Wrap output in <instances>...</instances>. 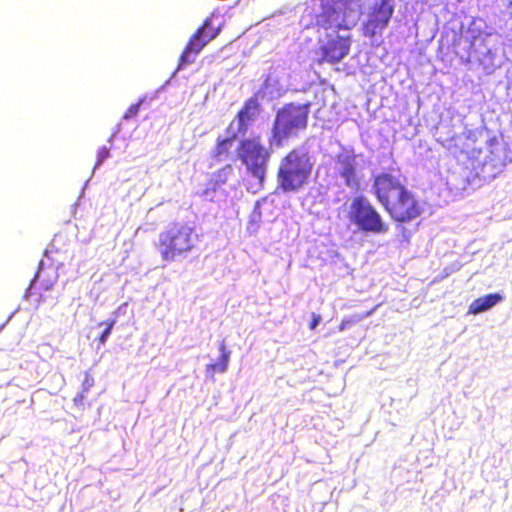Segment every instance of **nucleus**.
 <instances>
[{
  "label": "nucleus",
  "instance_id": "nucleus-1",
  "mask_svg": "<svg viewBox=\"0 0 512 512\" xmlns=\"http://www.w3.org/2000/svg\"><path fill=\"white\" fill-rule=\"evenodd\" d=\"M372 189L377 201L390 218L397 223H409L422 213L416 195L391 172H381L373 177Z\"/></svg>",
  "mask_w": 512,
  "mask_h": 512
},
{
  "label": "nucleus",
  "instance_id": "nucleus-2",
  "mask_svg": "<svg viewBox=\"0 0 512 512\" xmlns=\"http://www.w3.org/2000/svg\"><path fill=\"white\" fill-rule=\"evenodd\" d=\"M313 163L309 153L301 148L291 149L280 161L277 184L283 192H297L309 183Z\"/></svg>",
  "mask_w": 512,
  "mask_h": 512
},
{
  "label": "nucleus",
  "instance_id": "nucleus-3",
  "mask_svg": "<svg viewBox=\"0 0 512 512\" xmlns=\"http://www.w3.org/2000/svg\"><path fill=\"white\" fill-rule=\"evenodd\" d=\"M197 241L194 227L187 223L173 222L159 233L156 248L163 261L173 262L191 253Z\"/></svg>",
  "mask_w": 512,
  "mask_h": 512
},
{
  "label": "nucleus",
  "instance_id": "nucleus-4",
  "mask_svg": "<svg viewBox=\"0 0 512 512\" xmlns=\"http://www.w3.org/2000/svg\"><path fill=\"white\" fill-rule=\"evenodd\" d=\"M309 104L288 103L276 114L269 144L280 148L284 142L304 131L308 125Z\"/></svg>",
  "mask_w": 512,
  "mask_h": 512
},
{
  "label": "nucleus",
  "instance_id": "nucleus-5",
  "mask_svg": "<svg viewBox=\"0 0 512 512\" xmlns=\"http://www.w3.org/2000/svg\"><path fill=\"white\" fill-rule=\"evenodd\" d=\"M237 157L246 167L247 172L262 185L266 177L271 153L264 145L261 137L255 135L242 139L237 147Z\"/></svg>",
  "mask_w": 512,
  "mask_h": 512
},
{
  "label": "nucleus",
  "instance_id": "nucleus-6",
  "mask_svg": "<svg viewBox=\"0 0 512 512\" xmlns=\"http://www.w3.org/2000/svg\"><path fill=\"white\" fill-rule=\"evenodd\" d=\"M348 218L365 233L384 234L388 231V225L381 214L364 196H357L352 200Z\"/></svg>",
  "mask_w": 512,
  "mask_h": 512
},
{
  "label": "nucleus",
  "instance_id": "nucleus-7",
  "mask_svg": "<svg viewBox=\"0 0 512 512\" xmlns=\"http://www.w3.org/2000/svg\"><path fill=\"white\" fill-rule=\"evenodd\" d=\"M350 47V36H342L336 31L327 34L326 39L320 41L318 48L320 57L317 59V64L339 63L349 54Z\"/></svg>",
  "mask_w": 512,
  "mask_h": 512
},
{
  "label": "nucleus",
  "instance_id": "nucleus-8",
  "mask_svg": "<svg viewBox=\"0 0 512 512\" xmlns=\"http://www.w3.org/2000/svg\"><path fill=\"white\" fill-rule=\"evenodd\" d=\"M395 10V0H376L370 7L368 17L363 23V34L374 37L388 26Z\"/></svg>",
  "mask_w": 512,
  "mask_h": 512
},
{
  "label": "nucleus",
  "instance_id": "nucleus-9",
  "mask_svg": "<svg viewBox=\"0 0 512 512\" xmlns=\"http://www.w3.org/2000/svg\"><path fill=\"white\" fill-rule=\"evenodd\" d=\"M261 112V105L257 97H250L243 103V106L236 114L237 133L245 134L252 126Z\"/></svg>",
  "mask_w": 512,
  "mask_h": 512
},
{
  "label": "nucleus",
  "instance_id": "nucleus-10",
  "mask_svg": "<svg viewBox=\"0 0 512 512\" xmlns=\"http://www.w3.org/2000/svg\"><path fill=\"white\" fill-rule=\"evenodd\" d=\"M207 44L208 43L202 38L200 31L196 30L195 33L190 37L188 43L186 44L179 57L178 69L184 68L185 66L193 63L196 56Z\"/></svg>",
  "mask_w": 512,
  "mask_h": 512
},
{
  "label": "nucleus",
  "instance_id": "nucleus-11",
  "mask_svg": "<svg viewBox=\"0 0 512 512\" xmlns=\"http://www.w3.org/2000/svg\"><path fill=\"white\" fill-rule=\"evenodd\" d=\"M339 175L344 179L345 185L352 188L359 186V178L357 175V165L355 157L345 156L338 160Z\"/></svg>",
  "mask_w": 512,
  "mask_h": 512
},
{
  "label": "nucleus",
  "instance_id": "nucleus-12",
  "mask_svg": "<svg viewBox=\"0 0 512 512\" xmlns=\"http://www.w3.org/2000/svg\"><path fill=\"white\" fill-rule=\"evenodd\" d=\"M239 133L233 132L228 137H218L212 150V158L216 161H224L232 154L234 141Z\"/></svg>",
  "mask_w": 512,
  "mask_h": 512
},
{
  "label": "nucleus",
  "instance_id": "nucleus-13",
  "mask_svg": "<svg viewBox=\"0 0 512 512\" xmlns=\"http://www.w3.org/2000/svg\"><path fill=\"white\" fill-rule=\"evenodd\" d=\"M501 300L502 296L499 293H491L478 297L470 303L468 312L474 315L482 313L497 305Z\"/></svg>",
  "mask_w": 512,
  "mask_h": 512
},
{
  "label": "nucleus",
  "instance_id": "nucleus-14",
  "mask_svg": "<svg viewBox=\"0 0 512 512\" xmlns=\"http://www.w3.org/2000/svg\"><path fill=\"white\" fill-rule=\"evenodd\" d=\"M218 348L220 351L218 362L207 364L205 368L207 375L211 378H213L216 373H224L228 368L230 360V351L227 350L225 341H221Z\"/></svg>",
  "mask_w": 512,
  "mask_h": 512
},
{
  "label": "nucleus",
  "instance_id": "nucleus-15",
  "mask_svg": "<svg viewBox=\"0 0 512 512\" xmlns=\"http://www.w3.org/2000/svg\"><path fill=\"white\" fill-rule=\"evenodd\" d=\"M337 20L338 17L336 9L331 5H326L318 16L317 23L324 29H328L332 26V23L337 22Z\"/></svg>",
  "mask_w": 512,
  "mask_h": 512
},
{
  "label": "nucleus",
  "instance_id": "nucleus-16",
  "mask_svg": "<svg viewBox=\"0 0 512 512\" xmlns=\"http://www.w3.org/2000/svg\"><path fill=\"white\" fill-rule=\"evenodd\" d=\"M200 31L202 38L209 43L211 40L217 37L220 31V26H215L213 24L212 18H207L204 20L203 24L197 29Z\"/></svg>",
  "mask_w": 512,
  "mask_h": 512
},
{
  "label": "nucleus",
  "instance_id": "nucleus-17",
  "mask_svg": "<svg viewBox=\"0 0 512 512\" xmlns=\"http://www.w3.org/2000/svg\"><path fill=\"white\" fill-rule=\"evenodd\" d=\"M371 313H372V311H368L364 314H354V315H351L350 317L344 318L338 327L339 331H344L348 326L359 322L363 318L369 316Z\"/></svg>",
  "mask_w": 512,
  "mask_h": 512
},
{
  "label": "nucleus",
  "instance_id": "nucleus-18",
  "mask_svg": "<svg viewBox=\"0 0 512 512\" xmlns=\"http://www.w3.org/2000/svg\"><path fill=\"white\" fill-rule=\"evenodd\" d=\"M100 325H106L105 330L101 333V335L98 338L99 343L104 344L115 325V320L111 319L106 322H101Z\"/></svg>",
  "mask_w": 512,
  "mask_h": 512
},
{
  "label": "nucleus",
  "instance_id": "nucleus-19",
  "mask_svg": "<svg viewBox=\"0 0 512 512\" xmlns=\"http://www.w3.org/2000/svg\"><path fill=\"white\" fill-rule=\"evenodd\" d=\"M141 104L142 100L138 101L137 103L131 104L125 111L123 118L126 120L135 118L139 113Z\"/></svg>",
  "mask_w": 512,
  "mask_h": 512
},
{
  "label": "nucleus",
  "instance_id": "nucleus-20",
  "mask_svg": "<svg viewBox=\"0 0 512 512\" xmlns=\"http://www.w3.org/2000/svg\"><path fill=\"white\" fill-rule=\"evenodd\" d=\"M42 271H38L35 275L34 279L31 282V285L27 289L26 297L31 299L35 295L36 286L38 283H42L41 281Z\"/></svg>",
  "mask_w": 512,
  "mask_h": 512
},
{
  "label": "nucleus",
  "instance_id": "nucleus-21",
  "mask_svg": "<svg viewBox=\"0 0 512 512\" xmlns=\"http://www.w3.org/2000/svg\"><path fill=\"white\" fill-rule=\"evenodd\" d=\"M94 383H95V381H94V378L92 377V375L89 373H85L84 379L81 384L80 391L87 393L94 386Z\"/></svg>",
  "mask_w": 512,
  "mask_h": 512
},
{
  "label": "nucleus",
  "instance_id": "nucleus-22",
  "mask_svg": "<svg viewBox=\"0 0 512 512\" xmlns=\"http://www.w3.org/2000/svg\"><path fill=\"white\" fill-rule=\"evenodd\" d=\"M109 149L107 147H101L97 152V162L96 165H100L109 157Z\"/></svg>",
  "mask_w": 512,
  "mask_h": 512
},
{
  "label": "nucleus",
  "instance_id": "nucleus-23",
  "mask_svg": "<svg viewBox=\"0 0 512 512\" xmlns=\"http://www.w3.org/2000/svg\"><path fill=\"white\" fill-rule=\"evenodd\" d=\"M86 392L80 391L73 398V403L78 408H83L85 406Z\"/></svg>",
  "mask_w": 512,
  "mask_h": 512
},
{
  "label": "nucleus",
  "instance_id": "nucleus-24",
  "mask_svg": "<svg viewBox=\"0 0 512 512\" xmlns=\"http://www.w3.org/2000/svg\"><path fill=\"white\" fill-rule=\"evenodd\" d=\"M320 322H321V316L317 315V314H313L312 319L309 323V328L311 330H314Z\"/></svg>",
  "mask_w": 512,
  "mask_h": 512
}]
</instances>
